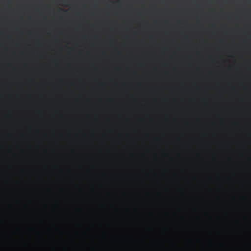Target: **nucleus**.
Listing matches in <instances>:
<instances>
[{
    "label": "nucleus",
    "mask_w": 251,
    "mask_h": 251,
    "mask_svg": "<svg viewBox=\"0 0 251 251\" xmlns=\"http://www.w3.org/2000/svg\"><path fill=\"white\" fill-rule=\"evenodd\" d=\"M141 237L56 228L1 230V251H251V237Z\"/></svg>",
    "instance_id": "f257e3e1"
},
{
    "label": "nucleus",
    "mask_w": 251,
    "mask_h": 251,
    "mask_svg": "<svg viewBox=\"0 0 251 251\" xmlns=\"http://www.w3.org/2000/svg\"><path fill=\"white\" fill-rule=\"evenodd\" d=\"M59 10L60 11H63V9H59Z\"/></svg>",
    "instance_id": "f03ea898"
},
{
    "label": "nucleus",
    "mask_w": 251,
    "mask_h": 251,
    "mask_svg": "<svg viewBox=\"0 0 251 251\" xmlns=\"http://www.w3.org/2000/svg\"><path fill=\"white\" fill-rule=\"evenodd\" d=\"M181 234H184L185 233H181Z\"/></svg>",
    "instance_id": "7ed1b4c3"
}]
</instances>
